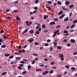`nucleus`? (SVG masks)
Segmentation results:
<instances>
[{"label": "nucleus", "instance_id": "nucleus-17", "mask_svg": "<svg viewBox=\"0 0 77 77\" xmlns=\"http://www.w3.org/2000/svg\"><path fill=\"white\" fill-rule=\"evenodd\" d=\"M5 55L7 57H8L9 56H10V54H5Z\"/></svg>", "mask_w": 77, "mask_h": 77}, {"label": "nucleus", "instance_id": "nucleus-26", "mask_svg": "<svg viewBox=\"0 0 77 77\" xmlns=\"http://www.w3.org/2000/svg\"><path fill=\"white\" fill-rule=\"evenodd\" d=\"M28 32V29H25L24 31H23V33H26Z\"/></svg>", "mask_w": 77, "mask_h": 77}, {"label": "nucleus", "instance_id": "nucleus-7", "mask_svg": "<svg viewBox=\"0 0 77 77\" xmlns=\"http://www.w3.org/2000/svg\"><path fill=\"white\" fill-rule=\"evenodd\" d=\"M43 18L45 20H47L48 18V16L47 15H44L43 16Z\"/></svg>", "mask_w": 77, "mask_h": 77}, {"label": "nucleus", "instance_id": "nucleus-18", "mask_svg": "<svg viewBox=\"0 0 77 77\" xmlns=\"http://www.w3.org/2000/svg\"><path fill=\"white\" fill-rule=\"evenodd\" d=\"M16 58L17 60H20L21 59V58L19 57H16Z\"/></svg>", "mask_w": 77, "mask_h": 77}, {"label": "nucleus", "instance_id": "nucleus-27", "mask_svg": "<svg viewBox=\"0 0 77 77\" xmlns=\"http://www.w3.org/2000/svg\"><path fill=\"white\" fill-rule=\"evenodd\" d=\"M14 13H15V12H18V11L17 10H14V11H13Z\"/></svg>", "mask_w": 77, "mask_h": 77}, {"label": "nucleus", "instance_id": "nucleus-64", "mask_svg": "<svg viewBox=\"0 0 77 77\" xmlns=\"http://www.w3.org/2000/svg\"><path fill=\"white\" fill-rule=\"evenodd\" d=\"M62 75H59L58 76H57V77H62Z\"/></svg>", "mask_w": 77, "mask_h": 77}, {"label": "nucleus", "instance_id": "nucleus-16", "mask_svg": "<svg viewBox=\"0 0 77 77\" xmlns=\"http://www.w3.org/2000/svg\"><path fill=\"white\" fill-rule=\"evenodd\" d=\"M16 20L19 21H20V20H21V19L20 18V17H17L16 18Z\"/></svg>", "mask_w": 77, "mask_h": 77}, {"label": "nucleus", "instance_id": "nucleus-43", "mask_svg": "<svg viewBox=\"0 0 77 77\" xmlns=\"http://www.w3.org/2000/svg\"><path fill=\"white\" fill-rule=\"evenodd\" d=\"M4 32H5V31H4V30L0 31V33H1V34L4 33Z\"/></svg>", "mask_w": 77, "mask_h": 77}, {"label": "nucleus", "instance_id": "nucleus-63", "mask_svg": "<svg viewBox=\"0 0 77 77\" xmlns=\"http://www.w3.org/2000/svg\"><path fill=\"white\" fill-rule=\"evenodd\" d=\"M30 15L33 14L34 13L33 12H30L29 13Z\"/></svg>", "mask_w": 77, "mask_h": 77}, {"label": "nucleus", "instance_id": "nucleus-51", "mask_svg": "<svg viewBox=\"0 0 77 77\" xmlns=\"http://www.w3.org/2000/svg\"><path fill=\"white\" fill-rule=\"evenodd\" d=\"M27 46V45H25V46H24L23 47V48H26Z\"/></svg>", "mask_w": 77, "mask_h": 77}, {"label": "nucleus", "instance_id": "nucleus-29", "mask_svg": "<svg viewBox=\"0 0 77 77\" xmlns=\"http://www.w3.org/2000/svg\"><path fill=\"white\" fill-rule=\"evenodd\" d=\"M54 20L56 21H58V19L57 18H55L54 19Z\"/></svg>", "mask_w": 77, "mask_h": 77}, {"label": "nucleus", "instance_id": "nucleus-23", "mask_svg": "<svg viewBox=\"0 0 77 77\" xmlns=\"http://www.w3.org/2000/svg\"><path fill=\"white\" fill-rule=\"evenodd\" d=\"M59 32V30H57L55 32H54V33L55 34H56L57 33Z\"/></svg>", "mask_w": 77, "mask_h": 77}, {"label": "nucleus", "instance_id": "nucleus-9", "mask_svg": "<svg viewBox=\"0 0 77 77\" xmlns=\"http://www.w3.org/2000/svg\"><path fill=\"white\" fill-rule=\"evenodd\" d=\"M75 25L74 24H73L70 26V28L71 29H73L75 28Z\"/></svg>", "mask_w": 77, "mask_h": 77}, {"label": "nucleus", "instance_id": "nucleus-3", "mask_svg": "<svg viewBox=\"0 0 77 77\" xmlns=\"http://www.w3.org/2000/svg\"><path fill=\"white\" fill-rule=\"evenodd\" d=\"M63 13V12L62 11H60V12L58 13V15H60Z\"/></svg>", "mask_w": 77, "mask_h": 77}, {"label": "nucleus", "instance_id": "nucleus-8", "mask_svg": "<svg viewBox=\"0 0 77 77\" xmlns=\"http://www.w3.org/2000/svg\"><path fill=\"white\" fill-rule=\"evenodd\" d=\"M74 6V5L73 4H72V5H70L69 6V8L70 9H71Z\"/></svg>", "mask_w": 77, "mask_h": 77}, {"label": "nucleus", "instance_id": "nucleus-25", "mask_svg": "<svg viewBox=\"0 0 77 77\" xmlns=\"http://www.w3.org/2000/svg\"><path fill=\"white\" fill-rule=\"evenodd\" d=\"M71 69H72L73 70H75V68L74 67H72L71 68Z\"/></svg>", "mask_w": 77, "mask_h": 77}, {"label": "nucleus", "instance_id": "nucleus-59", "mask_svg": "<svg viewBox=\"0 0 77 77\" xmlns=\"http://www.w3.org/2000/svg\"><path fill=\"white\" fill-rule=\"evenodd\" d=\"M74 32V29H72V30H71L70 31V32Z\"/></svg>", "mask_w": 77, "mask_h": 77}, {"label": "nucleus", "instance_id": "nucleus-14", "mask_svg": "<svg viewBox=\"0 0 77 77\" xmlns=\"http://www.w3.org/2000/svg\"><path fill=\"white\" fill-rule=\"evenodd\" d=\"M34 31L33 29H32L31 30H30L29 31V32L30 33L32 34V33H33Z\"/></svg>", "mask_w": 77, "mask_h": 77}, {"label": "nucleus", "instance_id": "nucleus-1", "mask_svg": "<svg viewBox=\"0 0 77 77\" xmlns=\"http://www.w3.org/2000/svg\"><path fill=\"white\" fill-rule=\"evenodd\" d=\"M35 24L36 25H38V26L35 27V29H38L39 28V27H40V24L39 23H35Z\"/></svg>", "mask_w": 77, "mask_h": 77}, {"label": "nucleus", "instance_id": "nucleus-4", "mask_svg": "<svg viewBox=\"0 0 77 77\" xmlns=\"http://www.w3.org/2000/svg\"><path fill=\"white\" fill-rule=\"evenodd\" d=\"M62 9L63 10H65V11H69V9L68 8H65V7L64 6H63L62 7Z\"/></svg>", "mask_w": 77, "mask_h": 77}, {"label": "nucleus", "instance_id": "nucleus-42", "mask_svg": "<svg viewBox=\"0 0 77 77\" xmlns=\"http://www.w3.org/2000/svg\"><path fill=\"white\" fill-rule=\"evenodd\" d=\"M38 44H39V43L38 42H36L34 43V45H38Z\"/></svg>", "mask_w": 77, "mask_h": 77}, {"label": "nucleus", "instance_id": "nucleus-57", "mask_svg": "<svg viewBox=\"0 0 77 77\" xmlns=\"http://www.w3.org/2000/svg\"><path fill=\"white\" fill-rule=\"evenodd\" d=\"M13 57V56H11L9 57V59H12Z\"/></svg>", "mask_w": 77, "mask_h": 77}, {"label": "nucleus", "instance_id": "nucleus-33", "mask_svg": "<svg viewBox=\"0 0 77 77\" xmlns=\"http://www.w3.org/2000/svg\"><path fill=\"white\" fill-rule=\"evenodd\" d=\"M64 58L63 57H61V58H60V60L62 61H63L64 60Z\"/></svg>", "mask_w": 77, "mask_h": 77}, {"label": "nucleus", "instance_id": "nucleus-37", "mask_svg": "<svg viewBox=\"0 0 77 77\" xmlns=\"http://www.w3.org/2000/svg\"><path fill=\"white\" fill-rule=\"evenodd\" d=\"M54 72V70H51L50 72H49V73L50 74H52V73Z\"/></svg>", "mask_w": 77, "mask_h": 77}, {"label": "nucleus", "instance_id": "nucleus-39", "mask_svg": "<svg viewBox=\"0 0 77 77\" xmlns=\"http://www.w3.org/2000/svg\"><path fill=\"white\" fill-rule=\"evenodd\" d=\"M38 2H39L38 0H35V3L36 4H38Z\"/></svg>", "mask_w": 77, "mask_h": 77}, {"label": "nucleus", "instance_id": "nucleus-40", "mask_svg": "<svg viewBox=\"0 0 77 77\" xmlns=\"http://www.w3.org/2000/svg\"><path fill=\"white\" fill-rule=\"evenodd\" d=\"M61 27L60 25H57V26H56V27L57 28H60Z\"/></svg>", "mask_w": 77, "mask_h": 77}, {"label": "nucleus", "instance_id": "nucleus-58", "mask_svg": "<svg viewBox=\"0 0 77 77\" xmlns=\"http://www.w3.org/2000/svg\"><path fill=\"white\" fill-rule=\"evenodd\" d=\"M19 52L21 54L23 52L21 50H20L19 51Z\"/></svg>", "mask_w": 77, "mask_h": 77}, {"label": "nucleus", "instance_id": "nucleus-12", "mask_svg": "<svg viewBox=\"0 0 77 77\" xmlns=\"http://www.w3.org/2000/svg\"><path fill=\"white\" fill-rule=\"evenodd\" d=\"M55 22H51L50 23H49V25H54V24H55Z\"/></svg>", "mask_w": 77, "mask_h": 77}, {"label": "nucleus", "instance_id": "nucleus-45", "mask_svg": "<svg viewBox=\"0 0 77 77\" xmlns=\"http://www.w3.org/2000/svg\"><path fill=\"white\" fill-rule=\"evenodd\" d=\"M48 32V31L47 29H45L43 31V32Z\"/></svg>", "mask_w": 77, "mask_h": 77}, {"label": "nucleus", "instance_id": "nucleus-44", "mask_svg": "<svg viewBox=\"0 0 77 77\" xmlns=\"http://www.w3.org/2000/svg\"><path fill=\"white\" fill-rule=\"evenodd\" d=\"M67 40L66 39H64V41H63V42H67Z\"/></svg>", "mask_w": 77, "mask_h": 77}, {"label": "nucleus", "instance_id": "nucleus-31", "mask_svg": "<svg viewBox=\"0 0 77 77\" xmlns=\"http://www.w3.org/2000/svg\"><path fill=\"white\" fill-rule=\"evenodd\" d=\"M65 67L66 68L69 69V67H70V66H69V65H67L66 66H65Z\"/></svg>", "mask_w": 77, "mask_h": 77}, {"label": "nucleus", "instance_id": "nucleus-49", "mask_svg": "<svg viewBox=\"0 0 77 77\" xmlns=\"http://www.w3.org/2000/svg\"><path fill=\"white\" fill-rule=\"evenodd\" d=\"M34 9L35 10H37L38 9V8L36 7H34Z\"/></svg>", "mask_w": 77, "mask_h": 77}, {"label": "nucleus", "instance_id": "nucleus-36", "mask_svg": "<svg viewBox=\"0 0 77 77\" xmlns=\"http://www.w3.org/2000/svg\"><path fill=\"white\" fill-rule=\"evenodd\" d=\"M7 38H8V37L6 36H5L3 38L5 40L6 39H7Z\"/></svg>", "mask_w": 77, "mask_h": 77}, {"label": "nucleus", "instance_id": "nucleus-2", "mask_svg": "<svg viewBox=\"0 0 77 77\" xmlns=\"http://www.w3.org/2000/svg\"><path fill=\"white\" fill-rule=\"evenodd\" d=\"M33 38H30L28 40V41L29 42H33Z\"/></svg>", "mask_w": 77, "mask_h": 77}, {"label": "nucleus", "instance_id": "nucleus-47", "mask_svg": "<svg viewBox=\"0 0 77 77\" xmlns=\"http://www.w3.org/2000/svg\"><path fill=\"white\" fill-rule=\"evenodd\" d=\"M22 60L23 61H25V62H27V61H28V60L26 59H23Z\"/></svg>", "mask_w": 77, "mask_h": 77}, {"label": "nucleus", "instance_id": "nucleus-6", "mask_svg": "<svg viewBox=\"0 0 77 77\" xmlns=\"http://www.w3.org/2000/svg\"><path fill=\"white\" fill-rule=\"evenodd\" d=\"M70 42L72 43H75V41L73 39H71L70 40Z\"/></svg>", "mask_w": 77, "mask_h": 77}, {"label": "nucleus", "instance_id": "nucleus-62", "mask_svg": "<svg viewBox=\"0 0 77 77\" xmlns=\"http://www.w3.org/2000/svg\"><path fill=\"white\" fill-rule=\"evenodd\" d=\"M18 68L19 69H22V68H21V66H19V67H18Z\"/></svg>", "mask_w": 77, "mask_h": 77}, {"label": "nucleus", "instance_id": "nucleus-54", "mask_svg": "<svg viewBox=\"0 0 77 77\" xmlns=\"http://www.w3.org/2000/svg\"><path fill=\"white\" fill-rule=\"evenodd\" d=\"M42 30L41 28L39 27V29L38 30V31H41Z\"/></svg>", "mask_w": 77, "mask_h": 77}, {"label": "nucleus", "instance_id": "nucleus-19", "mask_svg": "<svg viewBox=\"0 0 77 77\" xmlns=\"http://www.w3.org/2000/svg\"><path fill=\"white\" fill-rule=\"evenodd\" d=\"M57 49H62V48L61 46H58L57 47Z\"/></svg>", "mask_w": 77, "mask_h": 77}, {"label": "nucleus", "instance_id": "nucleus-55", "mask_svg": "<svg viewBox=\"0 0 77 77\" xmlns=\"http://www.w3.org/2000/svg\"><path fill=\"white\" fill-rule=\"evenodd\" d=\"M21 46H19L18 47V48H19V49H21Z\"/></svg>", "mask_w": 77, "mask_h": 77}, {"label": "nucleus", "instance_id": "nucleus-13", "mask_svg": "<svg viewBox=\"0 0 77 77\" xmlns=\"http://www.w3.org/2000/svg\"><path fill=\"white\" fill-rule=\"evenodd\" d=\"M69 20V17H67L65 18V19L64 20V21H67Z\"/></svg>", "mask_w": 77, "mask_h": 77}, {"label": "nucleus", "instance_id": "nucleus-53", "mask_svg": "<svg viewBox=\"0 0 77 77\" xmlns=\"http://www.w3.org/2000/svg\"><path fill=\"white\" fill-rule=\"evenodd\" d=\"M72 14V12L70 13L69 14V17H71Z\"/></svg>", "mask_w": 77, "mask_h": 77}, {"label": "nucleus", "instance_id": "nucleus-28", "mask_svg": "<svg viewBox=\"0 0 77 77\" xmlns=\"http://www.w3.org/2000/svg\"><path fill=\"white\" fill-rule=\"evenodd\" d=\"M35 33L36 34L39 35L40 33V32L39 31H36L35 32Z\"/></svg>", "mask_w": 77, "mask_h": 77}, {"label": "nucleus", "instance_id": "nucleus-50", "mask_svg": "<svg viewBox=\"0 0 77 77\" xmlns=\"http://www.w3.org/2000/svg\"><path fill=\"white\" fill-rule=\"evenodd\" d=\"M42 71V70L40 69H37V70H36V72L39 71Z\"/></svg>", "mask_w": 77, "mask_h": 77}, {"label": "nucleus", "instance_id": "nucleus-56", "mask_svg": "<svg viewBox=\"0 0 77 77\" xmlns=\"http://www.w3.org/2000/svg\"><path fill=\"white\" fill-rule=\"evenodd\" d=\"M15 54H16V55H17L18 54H20V53H19V52H18V53L16 52V53H15Z\"/></svg>", "mask_w": 77, "mask_h": 77}, {"label": "nucleus", "instance_id": "nucleus-34", "mask_svg": "<svg viewBox=\"0 0 77 77\" xmlns=\"http://www.w3.org/2000/svg\"><path fill=\"white\" fill-rule=\"evenodd\" d=\"M26 73H27V72H26V71H23V72H22V74H23V75L25 74H26Z\"/></svg>", "mask_w": 77, "mask_h": 77}, {"label": "nucleus", "instance_id": "nucleus-61", "mask_svg": "<svg viewBox=\"0 0 77 77\" xmlns=\"http://www.w3.org/2000/svg\"><path fill=\"white\" fill-rule=\"evenodd\" d=\"M52 49H53V48L51 47V48H50V49L49 51H52Z\"/></svg>", "mask_w": 77, "mask_h": 77}, {"label": "nucleus", "instance_id": "nucleus-32", "mask_svg": "<svg viewBox=\"0 0 77 77\" xmlns=\"http://www.w3.org/2000/svg\"><path fill=\"white\" fill-rule=\"evenodd\" d=\"M20 63H22V64H24V63H25V62H24V61H20Z\"/></svg>", "mask_w": 77, "mask_h": 77}, {"label": "nucleus", "instance_id": "nucleus-15", "mask_svg": "<svg viewBox=\"0 0 77 77\" xmlns=\"http://www.w3.org/2000/svg\"><path fill=\"white\" fill-rule=\"evenodd\" d=\"M1 47L2 48H5V47H6V46L5 45H3L1 46Z\"/></svg>", "mask_w": 77, "mask_h": 77}, {"label": "nucleus", "instance_id": "nucleus-48", "mask_svg": "<svg viewBox=\"0 0 77 77\" xmlns=\"http://www.w3.org/2000/svg\"><path fill=\"white\" fill-rule=\"evenodd\" d=\"M67 46L70 47L71 46V44H67Z\"/></svg>", "mask_w": 77, "mask_h": 77}, {"label": "nucleus", "instance_id": "nucleus-21", "mask_svg": "<svg viewBox=\"0 0 77 77\" xmlns=\"http://www.w3.org/2000/svg\"><path fill=\"white\" fill-rule=\"evenodd\" d=\"M57 4L59 5H62V3L60 1H58L57 2Z\"/></svg>", "mask_w": 77, "mask_h": 77}, {"label": "nucleus", "instance_id": "nucleus-35", "mask_svg": "<svg viewBox=\"0 0 77 77\" xmlns=\"http://www.w3.org/2000/svg\"><path fill=\"white\" fill-rule=\"evenodd\" d=\"M63 32L64 33H67L68 32L66 30H64L63 31Z\"/></svg>", "mask_w": 77, "mask_h": 77}, {"label": "nucleus", "instance_id": "nucleus-22", "mask_svg": "<svg viewBox=\"0 0 77 77\" xmlns=\"http://www.w3.org/2000/svg\"><path fill=\"white\" fill-rule=\"evenodd\" d=\"M27 68H28V69L29 70V69H31V66H27Z\"/></svg>", "mask_w": 77, "mask_h": 77}, {"label": "nucleus", "instance_id": "nucleus-10", "mask_svg": "<svg viewBox=\"0 0 77 77\" xmlns=\"http://www.w3.org/2000/svg\"><path fill=\"white\" fill-rule=\"evenodd\" d=\"M65 3L66 5H68L70 4V2L68 1H66Z\"/></svg>", "mask_w": 77, "mask_h": 77}, {"label": "nucleus", "instance_id": "nucleus-41", "mask_svg": "<svg viewBox=\"0 0 77 77\" xmlns=\"http://www.w3.org/2000/svg\"><path fill=\"white\" fill-rule=\"evenodd\" d=\"M49 45V44H48L47 43L45 44V46H48Z\"/></svg>", "mask_w": 77, "mask_h": 77}, {"label": "nucleus", "instance_id": "nucleus-11", "mask_svg": "<svg viewBox=\"0 0 77 77\" xmlns=\"http://www.w3.org/2000/svg\"><path fill=\"white\" fill-rule=\"evenodd\" d=\"M64 57V56L62 54H60L59 55V57L60 58H63V57Z\"/></svg>", "mask_w": 77, "mask_h": 77}, {"label": "nucleus", "instance_id": "nucleus-38", "mask_svg": "<svg viewBox=\"0 0 77 77\" xmlns=\"http://www.w3.org/2000/svg\"><path fill=\"white\" fill-rule=\"evenodd\" d=\"M42 27L44 28H45V25L44 24H43L42 25Z\"/></svg>", "mask_w": 77, "mask_h": 77}, {"label": "nucleus", "instance_id": "nucleus-30", "mask_svg": "<svg viewBox=\"0 0 77 77\" xmlns=\"http://www.w3.org/2000/svg\"><path fill=\"white\" fill-rule=\"evenodd\" d=\"M75 23H77V20H75L73 21V24Z\"/></svg>", "mask_w": 77, "mask_h": 77}, {"label": "nucleus", "instance_id": "nucleus-60", "mask_svg": "<svg viewBox=\"0 0 77 77\" xmlns=\"http://www.w3.org/2000/svg\"><path fill=\"white\" fill-rule=\"evenodd\" d=\"M69 28H70V26H66V29H69Z\"/></svg>", "mask_w": 77, "mask_h": 77}, {"label": "nucleus", "instance_id": "nucleus-5", "mask_svg": "<svg viewBox=\"0 0 77 77\" xmlns=\"http://www.w3.org/2000/svg\"><path fill=\"white\" fill-rule=\"evenodd\" d=\"M65 14H63L62 15H61V16L60 17V19H62V18L63 17L65 16Z\"/></svg>", "mask_w": 77, "mask_h": 77}, {"label": "nucleus", "instance_id": "nucleus-52", "mask_svg": "<svg viewBox=\"0 0 77 77\" xmlns=\"http://www.w3.org/2000/svg\"><path fill=\"white\" fill-rule=\"evenodd\" d=\"M32 64H35V61H34V60H32Z\"/></svg>", "mask_w": 77, "mask_h": 77}, {"label": "nucleus", "instance_id": "nucleus-46", "mask_svg": "<svg viewBox=\"0 0 77 77\" xmlns=\"http://www.w3.org/2000/svg\"><path fill=\"white\" fill-rule=\"evenodd\" d=\"M54 62H51V65H54Z\"/></svg>", "mask_w": 77, "mask_h": 77}, {"label": "nucleus", "instance_id": "nucleus-24", "mask_svg": "<svg viewBox=\"0 0 77 77\" xmlns=\"http://www.w3.org/2000/svg\"><path fill=\"white\" fill-rule=\"evenodd\" d=\"M7 72H5L2 73V75H4L6 74H7Z\"/></svg>", "mask_w": 77, "mask_h": 77}, {"label": "nucleus", "instance_id": "nucleus-20", "mask_svg": "<svg viewBox=\"0 0 77 77\" xmlns=\"http://www.w3.org/2000/svg\"><path fill=\"white\" fill-rule=\"evenodd\" d=\"M18 3V1H16L15 2H13V4H15V5H16L17 4V3Z\"/></svg>", "mask_w": 77, "mask_h": 77}]
</instances>
